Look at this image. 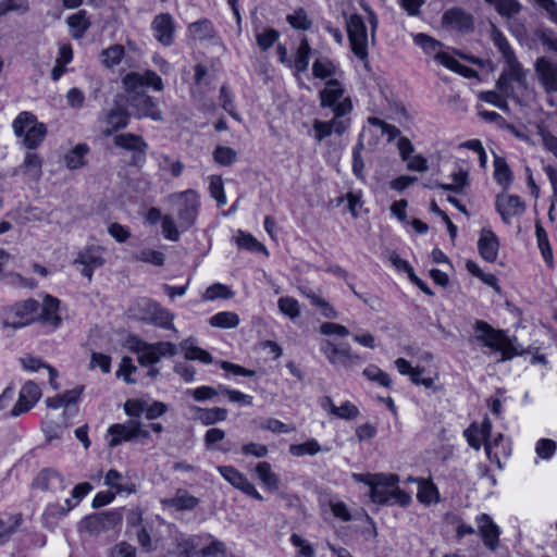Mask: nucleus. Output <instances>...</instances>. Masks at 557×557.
Instances as JSON below:
<instances>
[{
  "label": "nucleus",
  "mask_w": 557,
  "mask_h": 557,
  "mask_svg": "<svg viewBox=\"0 0 557 557\" xmlns=\"http://www.w3.org/2000/svg\"><path fill=\"white\" fill-rule=\"evenodd\" d=\"M494 44L502 52L507 65L496 83L498 91H482L479 94V99L494 104L502 110H506L507 102L504 98L513 96L512 84L521 82L522 73L520 63L518 62L512 49L500 33L494 35Z\"/></svg>",
  "instance_id": "1"
},
{
  "label": "nucleus",
  "mask_w": 557,
  "mask_h": 557,
  "mask_svg": "<svg viewBox=\"0 0 557 557\" xmlns=\"http://www.w3.org/2000/svg\"><path fill=\"white\" fill-rule=\"evenodd\" d=\"M397 482L398 476L396 474L375 473V480L370 488L371 500L381 505L398 504L403 507L408 506L411 497L397 487Z\"/></svg>",
  "instance_id": "2"
},
{
  "label": "nucleus",
  "mask_w": 557,
  "mask_h": 557,
  "mask_svg": "<svg viewBox=\"0 0 557 557\" xmlns=\"http://www.w3.org/2000/svg\"><path fill=\"white\" fill-rule=\"evenodd\" d=\"M16 137L22 138L25 148L37 149L47 135V127L30 112H21L12 124Z\"/></svg>",
  "instance_id": "3"
},
{
  "label": "nucleus",
  "mask_w": 557,
  "mask_h": 557,
  "mask_svg": "<svg viewBox=\"0 0 557 557\" xmlns=\"http://www.w3.org/2000/svg\"><path fill=\"white\" fill-rule=\"evenodd\" d=\"M475 337L490 349L499 351L502 360L510 359L515 356V348L508 336L503 331L493 329L484 321H476Z\"/></svg>",
  "instance_id": "4"
},
{
  "label": "nucleus",
  "mask_w": 557,
  "mask_h": 557,
  "mask_svg": "<svg viewBox=\"0 0 557 557\" xmlns=\"http://www.w3.org/2000/svg\"><path fill=\"white\" fill-rule=\"evenodd\" d=\"M171 200L177 207L180 227L183 231L190 228L197 219L200 206L199 195L194 189L171 195Z\"/></svg>",
  "instance_id": "5"
},
{
  "label": "nucleus",
  "mask_w": 557,
  "mask_h": 557,
  "mask_svg": "<svg viewBox=\"0 0 557 557\" xmlns=\"http://www.w3.org/2000/svg\"><path fill=\"white\" fill-rule=\"evenodd\" d=\"M351 110L352 103L345 101L336 108L333 120L329 122L315 120L313 123L315 139L321 141L331 136L332 133H336L338 135L344 134L350 125V119L346 117V115L349 114Z\"/></svg>",
  "instance_id": "6"
},
{
  "label": "nucleus",
  "mask_w": 557,
  "mask_h": 557,
  "mask_svg": "<svg viewBox=\"0 0 557 557\" xmlns=\"http://www.w3.org/2000/svg\"><path fill=\"white\" fill-rule=\"evenodd\" d=\"M321 351L336 369L351 370L363 361L359 355L351 351L349 346L337 347L329 339L321 342Z\"/></svg>",
  "instance_id": "7"
},
{
  "label": "nucleus",
  "mask_w": 557,
  "mask_h": 557,
  "mask_svg": "<svg viewBox=\"0 0 557 557\" xmlns=\"http://www.w3.org/2000/svg\"><path fill=\"white\" fill-rule=\"evenodd\" d=\"M122 513L116 510L102 511L85 517L81 523V530L90 535H99L113 530L122 522Z\"/></svg>",
  "instance_id": "8"
},
{
  "label": "nucleus",
  "mask_w": 557,
  "mask_h": 557,
  "mask_svg": "<svg viewBox=\"0 0 557 557\" xmlns=\"http://www.w3.org/2000/svg\"><path fill=\"white\" fill-rule=\"evenodd\" d=\"M347 33L354 54L360 60L368 58V34L362 17L352 14L347 21Z\"/></svg>",
  "instance_id": "9"
},
{
  "label": "nucleus",
  "mask_w": 557,
  "mask_h": 557,
  "mask_svg": "<svg viewBox=\"0 0 557 557\" xmlns=\"http://www.w3.org/2000/svg\"><path fill=\"white\" fill-rule=\"evenodd\" d=\"M122 84L127 94L141 95L144 87H152L156 91L163 90L161 77L153 71L147 70L143 74L129 72L122 78Z\"/></svg>",
  "instance_id": "10"
},
{
  "label": "nucleus",
  "mask_w": 557,
  "mask_h": 557,
  "mask_svg": "<svg viewBox=\"0 0 557 557\" xmlns=\"http://www.w3.org/2000/svg\"><path fill=\"white\" fill-rule=\"evenodd\" d=\"M114 145L133 152L132 164L141 165L144 163L148 145L141 136L132 133L119 134L114 137Z\"/></svg>",
  "instance_id": "11"
},
{
  "label": "nucleus",
  "mask_w": 557,
  "mask_h": 557,
  "mask_svg": "<svg viewBox=\"0 0 557 557\" xmlns=\"http://www.w3.org/2000/svg\"><path fill=\"white\" fill-rule=\"evenodd\" d=\"M495 208L503 222L511 224L515 219L519 218L522 211V202L519 196L510 195L507 190H503L496 196Z\"/></svg>",
  "instance_id": "12"
},
{
  "label": "nucleus",
  "mask_w": 557,
  "mask_h": 557,
  "mask_svg": "<svg viewBox=\"0 0 557 557\" xmlns=\"http://www.w3.org/2000/svg\"><path fill=\"white\" fill-rule=\"evenodd\" d=\"M103 248L100 246H88L78 252L74 264L83 265L82 274L89 281L92 277L94 270L104 263Z\"/></svg>",
  "instance_id": "13"
},
{
  "label": "nucleus",
  "mask_w": 557,
  "mask_h": 557,
  "mask_svg": "<svg viewBox=\"0 0 557 557\" xmlns=\"http://www.w3.org/2000/svg\"><path fill=\"white\" fill-rule=\"evenodd\" d=\"M153 37L163 46L174 44L175 22L170 13H160L151 22Z\"/></svg>",
  "instance_id": "14"
},
{
  "label": "nucleus",
  "mask_w": 557,
  "mask_h": 557,
  "mask_svg": "<svg viewBox=\"0 0 557 557\" xmlns=\"http://www.w3.org/2000/svg\"><path fill=\"white\" fill-rule=\"evenodd\" d=\"M41 391L39 386L33 382L27 381L21 388L18 394V399L11 410L10 414L12 417H18L27 411H29L40 399Z\"/></svg>",
  "instance_id": "15"
},
{
  "label": "nucleus",
  "mask_w": 557,
  "mask_h": 557,
  "mask_svg": "<svg viewBox=\"0 0 557 557\" xmlns=\"http://www.w3.org/2000/svg\"><path fill=\"white\" fill-rule=\"evenodd\" d=\"M475 523L483 544L492 552H495L499 545V527L487 513H481L475 518Z\"/></svg>",
  "instance_id": "16"
},
{
  "label": "nucleus",
  "mask_w": 557,
  "mask_h": 557,
  "mask_svg": "<svg viewBox=\"0 0 557 557\" xmlns=\"http://www.w3.org/2000/svg\"><path fill=\"white\" fill-rule=\"evenodd\" d=\"M345 89L342 84L334 78L329 79L325 83V87L320 91V104L322 108L332 109L335 114L336 108L345 101L351 100L349 97H344Z\"/></svg>",
  "instance_id": "17"
},
{
  "label": "nucleus",
  "mask_w": 557,
  "mask_h": 557,
  "mask_svg": "<svg viewBox=\"0 0 557 557\" xmlns=\"http://www.w3.org/2000/svg\"><path fill=\"white\" fill-rule=\"evenodd\" d=\"M535 73L546 92L557 91V64L545 57L535 62Z\"/></svg>",
  "instance_id": "18"
},
{
  "label": "nucleus",
  "mask_w": 557,
  "mask_h": 557,
  "mask_svg": "<svg viewBox=\"0 0 557 557\" xmlns=\"http://www.w3.org/2000/svg\"><path fill=\"white\" fill-rule=\"evenodd\" d=\"M33 485L45 492L59 493L67 487L64 476L55 470L44 469L35 478Z\"/></svg>",
  "instance_id": "19"
},
{
  "label": "nucleus",
  "mask_w": 557,
  "mask_h": 557,
  "mask_svg": "<svg viewBox=\"0 0 557 557\" xmlns=\"http://www.w3.org/2000/svg\"><path fill=\"white\" fill-rule=\"evenodd\" d=\"M491 429V422L485 419L480 425L473 423L465 431L469 445L478 450L484 444L488 457L491 455V445L487 442V437L490 436Z\"/></svg>",
  "instance_id": "20"
},
{
  "label": "nucleus",
  "mask_w": 557,
  "mask_h": 557,
  "mask_svg": "<svg viewBox=\"0 0 557 557\" xmlns=\"http://www.w3.org/2000/svg\"><path fill=\"white\" fill-rule=\"evenodd\" d=\"M108 432L112 436L109 446L115 447L124 441H132L138 437L139 422L129 421L127 424H113L109 428Z\"/></svg>",
  "instance_id": "21"
},
{
  "label": "nucleus",
  "mask_w": 557,
  "mask_h": 557,
  "mask_svg": "<svg viewBox=\"0 0 557 557\" xmlns=\"http://www.w3.org/2000/svg\"><path fill=\"white\" fill-rule=\"evenodd\" d=\"M498 248L496 235L491 230L483 228L478 240L480 256L487 262H494L497 259Z\"/></svg>",
  "instance_id": "22"
},
{
  "label": "nucleus",
  "mask_w": 557,
  "mask_h": 557,
  "mask_svg": "<svg viewBox=\"0 0 557 557\" xmlns=\"http://www.w3.org/2000/svg\"><path fill=\"white\" fill-rule=\"evenodd\" d=\"M131 106L137 110L139 116L150 117L159 121L162 119V113L158 108L154 99L148 95L141 94L131 98Z\"/></svg>",
  "instance_id": "23"
},
{
  "label": "nucleus",
  "mask_w": 557,
  "mask_h": 557,
  "mask_svg": "<svg viewBox=\"0 0 557 557\" xmlns=\"http://www.w3.org/2000/svg\"><path fill=\"white\" fill-rule=\"evenodd\" d=\"M40 304L35 299H27L23 302L16 304L13 308L14 314L16 318H20V321H4V326H11L13 329H18L25 326L32 321L30 315L38 311Z\"/></svg>",
  "instance_id": "24"
},
{
  "label": "nucleus",
  "mask_w": 557,
  "mask_h": 557,
  "mask_svg": "<svg viewBox=\"0 0 557 557\" xmlns=\"http://www.w3.org/2000/svg\"><path fill=\"white\" fill-rule=\"evenodd\" d=\"M443 24L458 30H470L473 27V20L470 14L460 8H451L443 14Z\"/></svg>",
  "instance_id": "25"
},
{
  "label": "nucleus",
  "mask_w": 557,
  "mask_h": 557,
  "mask_svg": "<svg viewBox=\"0 0 557 557\" xmlns=\"http://www.w3.org/2000/svg\"><path fill=\"white\" fill-rule=\"evenodd\" d=\"M165 507H172L176 510H193L195 509L200 500L199 498L190 495L186 490L178 488L173 497L161 500Z\"/></svg>",
  "instance_id": "26"
},
{
  "label": "nucleus",
  "mask_w": 557,
  "mask_h": 557,
  "mask_svg": "<svg viewBox=\"0 0 557 557\" xmlns=\"http://www.w3.org/2000/svg\"><path fill=\"white\" fill-rule=\"evenodd\" d=\"M66 24L74 39H81L89 29L91 22L85 10H79L66 18Z\"/></svg>",
  "instance_id": "27"
},
{
  "label": "nucleus",
  "mask_w": 557,
  "mask_h": 557,
  "mask_svg": "<svg viewBox=\"0 0 557 557\" xmlns=\"http://www.w3.org/2000/svg\"><path fill=\"white\" fill-rule=\"evenodd\" d=\"M60 301L52 297V296H46L41 312L39 314V319L49 325H51L53 329L58 327L61 323V318L58 314Z\"/></svg>",
  "instance_id": "28"
},
{
  "label": "nucleus",
  "mask_w": 557,
  "mask_h": 557,
  "mask_svg": "<svg viewBox=\"0 0 557 557\" xmlns=\"http://www.w3.org/2000/svg\"><path fill=\"white\" fill-rule=\"evenodd\" d=\"M77 505L78 503L72 497L65 498L63 504L50 503L47 505L42 513V518L46 522H50V520L62 518L66 516Z\"/></svg>",
  "instance_id": "29"
},
{
  "label": "nucleus",
  "mask_w": 557,
  "mask_h": 557,
  "mask_svg": "<svg viewBox=\"0 0 557 557\" xmlns=\"http://www.w3.org/2000/svg\"><path fill=\"white\" fill-rule=\"evenodd\" d=\"M189 36L194 40H211L215 37V29L211 21L202 18L188 26Z\"/></svg>",
  "instance_id": "30"
},
{
  "label": "nucleus",
  "mask_w": 557,
  "mask_h": 557,
  "mask_svg": "<svg viewBox=\"0 0 557 557\" xmlns=\"http://www.w3.org/2000/svg\"><path fill=\"white\" fill-rule=\"evenodd\" d=\"M147 305H148V308H149V310L151 312L149 321L152 324H154L157 326H160L162 329H172V330H174V325L172 323L173 314H171L170 311H168L164 308H161L156 302L147 301Z\"/></svg>",
  "instance_id": "31"
},
{
  "label": "nucleus",
  "mask_w": 557,
  "mask_h": 557,
  "mask_svg": "<svg viewBox=\"0 0 557 557\" xmlns=\"http://www.w3.org/2000/svg\"><path fill=\"white\" fill-rule=\"evenodd\" d=\"M256 473L263 485L271 492H275L280 487V478L271 469V465L267 461L259 462L256 467Z\"/></svg>",
  "instance_id": "32"
},
{
  "label": "nucleus",
  "mask_w": 557,
  "mask_h": 557,
  "mask_svg": "<svg viewBox=\"0 0 557 557\" xmlns=\"http://www.w3.org/2000/svg\"><path fill=\"white\" fill-rule=\"evenodd\" d=\"M218 471L231 485L242 492L250 483L244 473L232 466H219Z\"/></svg>",
  "instance_id": "33"
},
{
  "label": "nucleus",
  "mask_w": 557,
  "mask_h": 557,
  "mask_svg": "<svg viewBox=\"0 0 557 557\" xmlns=\"http://www.w3.org/2000/svg\"><path fill=\"white\" fill-rule=\"evenodd\" d=\"M494 178L504 190H507L512 182V172L505 159L495 156L494 158Z\"/></svg>",
  "instance_id": "34"
},
{
  "label": "nucleus",
  "mask_w": 557,
  "mask_h": 557,
  "mask_svg": "<svg viewBox=\"0 0 557 557\" xmlns=\"http://www.w3.org/2000/svg\"><path fill=\"white\" fill-rule=\"evenodd\" d=\"M311 54V47L306 36L300 39L299 46L296 51L294 67L296 74L306 72L309 66V60Z\"/></svg>",
  "instance_id": "35"
},
{
  "label": "nucleus",
  "mask_w": 557,
  "mask_h": 557,
  "mask_svg": "<svg viewBox=\"0 0 557 557\" xmlns=\"http://www.w3.org/2000/svg\"><path fill=\"white\" fill-rule=\"evenodd\" d=\"M196 412L198 413V419L201 421L203 425H212L218 422L226 420L227 410L224 408H200L196 407Z\"/></svg>",
  "instance_id": "36"
},
{
  "label": "nucleus",
  "mask_w": 557,
  "mask_h": 557,
  "mask_svg": "<svg viewBox=\"0 0 557 557\" xmlns=\"http://www.w3.org/2000/svg\"><path fill=\"white\" fill-rule=\"evenodd\" d=\"M180 346L184 350L187 360H198L202 363H211L213 360L207 350L195 346L191 338L185 339Z\"/></svg>",
  "instance_id": "37"
},
{
  "label": "nucleus",
  "mask_w": 557,
  "mask_h": 557,
  "mask_svg": "<svg viewBox=\"0 0 557 557\" xmlns=\"http://www.w3.org/2000/svg\"><path fill=\"white\" fill-rule=\"evenodd\" d=\"M89 152V147L86 144L76 145L69 151L64 161L70 170H77L85 165V156Z\"/></svg>",
  "instance_id": "38"
},
{
  "label": "nucleus",
  "mask_w": 557,
  "mask_h": 557,
  "mask_svg": "<svg viewBox=\"0 0 557 557\" xmlns=\"http://www.w3.org/2000/svg\"><path fill=\"white\" fill-rule=\"evenodd\" d=\"M104 481L107 485L115 488L117 493L132 494L136 492V485L132 482L123 483V475L114 469L108 471Z\"/></svg>",
  "instance_id": "39"
},
{
  "label": "nucleus",
  "mask_w": 557,
  "mask_h": 557,
  "mask_svg": "<svg viewBox=\"0 0 557 557\" xmlns=\"http://www.w3.org/2000/svg\"><path fill=\"white\" fill-rule=\"evenodd\" d=\"M418 486L417 498L420 503L430 505L432 503L438 502V491L437 487L430 481L424 479H420Z\"/></svg>",
  "instance_id": "40"
},
{
  "label": "nucleus",
  "mask_w": 557,
  "mask_h": 557,
  "mask_svg": "<svg viewBox=\"0 0 557 557\" xmlns=\"http://www.w3.org/2000/svg\"><path fill=\"white\" fill-rule=\"evenodd\" d=\"M128 119L129 115L124 109L116 108L111 110L107 119L108 124L111 126V128L106 129L103 134L109 136L112 134V132L126 127L128 124Z\"/></svg>",
  "instance_id": "41"
},
{
  "label": "nucleus",
  "mask_w": 557,
  "mask_h": 557,
  "mask_svg": "<svg viewBox=\"0 0 557 557\" xmlns=\"http://www.w3.org/2000/svg\"><path fill=\"white\" fill-rule=\"evenodd\" d=\"M210 325L221 329H234L239 324V317L235 312H218L209 319Z\"/></svg>",
  "instance_id": "42"
},
{
  "label": "nucleus",
  "mask_w": 557,
  "mask_h": 557,
  "mask_svg": "<svg viewBox=\"0 0 557 557\" xmlns=\"http://www.w3.org/2000/svg\"><path fill=\"white\" fill-rule=\"evenodd\" d=\"M336 73L335 64L327 58H318L312 64V74L315 78L326 79Z\"/></svg>",
  "instance_id": "43"
},
{
  "label": "nucleus",
  "mask_w": 557,
  "mask_h": 557,
  "mask_svg": "<svg viewBox=\"0 0 557 557\" xmlns=\"http://www.w3.org/2000/svg\"><path fill=\"white\" fill-rule=\"evenodd\" d=\"M30 10L28 0H1L0 1V17L9 13H16L24 15Z\"/></svg>",
  "instance_id": "44"
},
{
  "label": "nucleus",
  "mask_w": 557,
  "mask_h": 557,
  "mask_svg": "<svg viewBox=\"0 0 557 557\" xmlns=\"http://www.w3.org/2000/svg\"><path fill=\"white\" fill-rule=\"evenodd\" d=\"M302 294L310 300V304L320 308L321 313L327 319H336L337 312L335 309L322 297L318 296L311 289H304Z\"/></svg>",
  "instance_id": "45"
},
{
  "label": "nucleus",
  "mask_w": 557,
  "mask_h": 557,
  "mask_svg": "<svg viewBox=\"0 0 557 557\" xmlns=\"http://www.w3.org/2000/svg\"><path fill=\"white\" fill-rule=\"evenodd\" d=\"M321 450H322L321 446L313 438H311L302 444H292L289 446V453L296 457H301L305 455L314 456Z\"/></svg>",
  "instance_id": "46"
},
{
  "label": "nucleus",
  "mask_w": 557,
  "mask_h": 557,
  "mask_svg": "<svg viewBox=\"0 0 557 557\" xmlns=\"http://www.w3.org/2000/svg\"><path fill=\"white\" fill-rule=\"evenodd\" d=\"M21 170L33 178H39L41 174V160L36 153H27Z\"/></svg>",
  "instance_id": "47"
},
{
  "label": "nucleus",
  "mask_w": 557,
  "mask_h": 557,
  "mask_svg": "<svg viewBox=\"0 0 557 557\" xmlns=\"http://www.w3.org/2000/svg\"><path fill=\"white\" fill-rule=\"evenodd\" d=\"M363 375L368 380L376 382L386 388H389L392 386V380H391L389 375L374 364L368 366L363 370Z\"/></svg>",
  "instance_id": "48"
},
{
  "label": "nucleus",
  "mask_w": 557,
  "mask_h": 557,
  "mask_svg": "<svg viewBox=\"0 0 557 557\" xmlns=\"http://www.w3.org/2000/svg\"><path fill=\"white\" fill-rule=\"evenodd\" d=\"M124 47L121 45H113L109 47L108 49L103 50L102 55V62L107 67H113L122 61V58L124 55Z\"/></svg>",
  "instance_id": "49"
},
{
  "label": "nucleus",
  "mask_w": 557,
  "mask_h": 557,
  "mask_svg": "<svg viewBox=\"0 0 557 557\" xmlns=\"http://www.w3.org/2000/svg\"><path fill=\"white\" fill-rule=\"evenodd\" d=\"M280 33L274 28H264L262 32L256 34V40L262 51L270 49L278 39Z\"/></svg>",
  "instance_id": "50"
},
{
  "label": "nucleus",
  "mask_w": 557,
  "mask_h": 557,
  "mask_svg": "<svg viewBox=\"0 0 557 557\" xmlns=\"http://www.w3.org/2000/svg\"><path fill=\"white\" fill-rule=\"evenodd\" d=\"M277 306L280 311L290 319H296L300 314L299 304L293 297H281L277 301Z\"/></svg>",
  "instance_id": "51"
},
{
  "label": "nucleus",
  "mask_w": 557,
  "mask_h": 557,
  "mask_svg": "<svg viewBox=\"0 0 557 557\" xmlns=\"http://www.w3.org/2000/svg\"><path fill=\"white\" fill-rule=\"evenodd\" d=\"M232 297L233 292L226 285L220 283L209 286L202 296L205 300H214L218 298L228 299Z\"/></svg>",
  "instance_id": "52"
},
{
  "label": "nucleus",
  "mask_w": 557,
  "mask_h": 557,
  "mask_svg": "<svg viewBox=\"0 0 557 557\" xmlns=\"http://www.w3.org/2000/svg\"><path fill=\"white\" fill-rule=\"evenodd\" d=\"M535 233H536V238H537V245L542 252V256H543L544 260L548 264H550L553 262V252H552V249L549 246V242H548L546 232L540 224H537Z\"/></svg>",
  "instance_id": "53"
},
{
  "label": "nucleus",
  "mask_w": 557,
  "mask_h": 557,
  "mask_svg": "<svg viewBox=\"0 0 557 557\" xmlns=\"http://www.w3.org/2000/svg\"><path fill=\"white\" fill-rule=\"evenodd\" d=\"M488 3L495 5L499 14L510 17L517 14L520 9V4L517 0H486Z\"/></svg>",
  "instance_id": "54"
},
{
  "label": "nucleus",
  "mask_w": 557,
  "mask_h": 557,
  "mask_svg": "<svg viewBox=\"0 0 557 557\" xmlns=\"http://www.w3.org/2000/svg\"><path fill=\"white\" fill-rule=\"evenodd\" d=\"M236 151L230 147L218 146L213 151V159L216 163L227 166L235 162Z\"/></svg>",
  "instance_id": "55"
},
{
  "label": "nucleus",
  "mask_w": 557,
  "mask_h": 557,
  "mask_svg": "<svg viewBox=\"0 0 557 557\" xmlns=\"http://www.w3.org/2000/svg\"><path fill=\"white\" fill-rule=\"evenodd\" d=\"M209 190L211 197L216 200L218 206H224L226 203L223 181L220 176L212 175L210 177Z\"/></svg>",
  "instance_id": "56"
},
{
  "label": "nucleus",
  "mask_w": 557,
  "mask_h": 557,
  "mask_svg": "<svg viewBox=\"0 0 557 557\" xmlns=\"http://www.w3.org/2000/svg\"><path fill=\"white\" fill-rule=\"evenodd\" d=\"M236 244L240 248H245L250 251L265 250L264 246L260 244L252 235L242 231H239L238 235L236 236Z\"/></svg>",
  "instance_id": "57"
},
{
  "label": "nucleus",
  "mask_w": 557,
  "mask_h": 557,
  "mask_svg": "<svg viewBox=\"0 0 557 557\" xmlns=\"http://www.w3.org/2000/svg\"><path fill=\"white\" fill-rule=\"evenodd\" d=\"M219 391L222 395L227 396L230 401L237 403L243 406H250L252 404V397L239 391L230 389L224 385H219Z\"/></svg>",
  "instance_id": "58"
},
{
  "label": "nucleus",
  "mask_w": 557,
  "mask_h": 557,
  "mask_svg": "<svg viewBox=\"0 0 557 557\" xmlns=\"http://www.w3.org/2000/svg\"><path fill=\"white\" fill-rule=\"evenodd\" d=\"M287 22L292 27L297 29H309L311 27V21L308 18L305 10L299 9L293 14L287 15Z\"/></svg>",
  "instance_id": "59"
},
{
  "label": "nucleus",
  "mask_w": 557,
  "mask_h": 557,
  "mask_svg": "<svg viewBox=\"0 0 557 557\" xmlns=\"http://www.w3.org/2000/svg\"><path fill=\"white\" fill-rule=\"evenodd\" d=\"M557 445L553 440L542 438L536 443L535 451L536 455L542 459H550L555 451Z\"/></svg>",
  "instance_id": "60"
},
{
  "label": "nucleus",
  "mask_w": 557,
  "mask_h": 557,
  "mask_svg": "<svg viewBox=\"0 0 557 557\" xmlns=\"http://www.w3.org/2000/svg\"><path fill=\"white\" fill-rule=\"evenodd\" d=\"M368 121L371 125L379 127L382 135H386L389 141L395 139L400 134L396 126L388 124L379 117H369Z\"/></svg>",
  "instance_id": "61"
},
{
  "label": "nucleus",
  "mask_w": 557,
  "mask_h": 557,
  "mask_svg": "<svg viewBox=\"0 0 557 557\" xmlns=\"http://www.w3.org/2000/svg\"><path fill=\"white\" fill-rule=\"evenodd\" d=\"M260 428L278 434L295 431L294 426L285 424L282 421L274 418H269L262 421Z\"/></svg>",
  "instance_id": "62"
},
{
  "label": "nucleus",
  "mask_w": 557,
  "mask_h": 557,
  "mask_svg": "<svg viewBox=\"0 0 557 557\" xmlns=\"http://www.w3.org/2000/svg\"><path fill=\"white\" fill-rule=\"evenodd\" d=\"M161 227L162 233L166 239L172 242H177L180 239V232L177 231V227L172 216H162Z\"/></svg>",
  "instance_id": "63"
},
{
  "label": "nucleus",
  "mask_w": 557,
  "mask_h": 557,
  "mask_svg": "<svg viewBox=\"0 0 557 557\" xmlns=\"http://www.w3.org/2000/svg\"><path fill=\"white\" fill-rule=\"evenodd\" d=\"M159 166L162 171H170L174 177L180 176L184 170V164L181 161H172L168 156L161 157Z\"/></svg>",
  "instance_id": "64"
}]
</instances>
